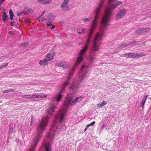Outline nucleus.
<instances>
[{
	"label": "nucleus",
	"mask_w": 151,
	"mask_h": 151,
	"mask_svg": "<svg viewBox=\"0 0 151 151\" xmlns=\"http://www.w3.org/2000/svg\"><path fill=\"white\" fill-rule=\"evenodd\" d=\"M89 67L88 65H83L81 67L79 72L78 76L70 87V93L68 94V96L64 101L63 109L60 110L55 115L53 121V125L46 135L47 140L46 139L44 140V145H42L39 151H50L51 149L49 143L52 141L55 135V130L59 129L61 131H64L66 129V126L65 124H61V123L64 121V116L67 114V109L69 106L70 105H74L77 102L81 101L83 99L82 97H78L72 101L73 96L77 94V89L79 88L80 83L83 81L84 79L86 76L89 70Z\"/></svg>",
	"instance_id": "obj_1"
},
{
	"label": "nucleus",
	"mask_w": 151,
	"mask_h": 151,
	"mask_svg": "<svg viewBox=\"0 0 151 151\" xmlns=\"http://www.w3.org/2000/svg\"><path fill=\"white\" fill-rule=\"evenodd\" d=\"M48 116L40 120L37 123L36 128L37 133L33 138V141L30 143L29 148L27 151H35V148L40 142L42 137V134L48 122Z\"/></svg>",
	"instance_id": "obj_2"
},
{
	"label": "nucleus",
	"mask_w": 151,
	"mask_h": 151,
	"mask_svg": "<svg viewBox=\"0 0 151 151\" xmlns=\"http://www.w3.org/2000/svg\"><path fill=\"white\" fill-rule=\"evenodd\" d=\"M62 97L61 93L58 94L56 97H54L52 99L51 103L50 104V107L47 109L48 113L52 115L54 111V109L56 108V105L58 104Z\"/></svg>",
	"instance_id": "obj_3"
},
{
	"label": "nucleus",
	"mask_w": 151,
	"mask_h": 151,
	"mask_svg": "<svg viewBox=\"0 0 151 151\" xmlns=\"http://www.w3.org/2000/svg\"><path fill=\"white\" fill-rule=\"evenodd\" d=\"M47 97V96L43 94L34 95L33 96L29 95H24L23 96V98L25 99L32 98H43Z\"/></svg>",
	"instance_id": "obj_4"
},
{
	"label": "nucleus",
	"mask_w": 151,
	"mask_h": 151,
	"mask_svg": "<svg viewBox=\"0 0 151 151\" xmlns=\"http://www.w3.org/2000/svg\"><path fill=\"white\" fill-rule=\"evenodd\" d=\"M68 1L67 0H64L63 4L61 5V8L63 11H68L69 9V7L68 6Z\"/></svg>",
	"instance_id": "obj_5"
},
{
	"label": "nucleus",
	"mask_w": 151,
	"mask_h": 151,
	"mask_svg": "<svg viewBox=\"0 0 151 151\" xmlns=\"http://www.w3.org/2000/svg\"><path fill=\"white\" fill-rule=\"evenodd\" d=\"M37 2L41 3L43 5H46L51 3L52 0H37Z\"/></svg>",
	"instance_id": "obj_6"
},
{
	"label": "nucleus",
	"mask_w": 151,
	"mask_h": 151,
	"mask_svg": "<svg viewBox=\"0 0 151 151\" xmlns=\"http://www.w3.org/2000/svg\"><path fill=\"white\" fill-rule=\"evenodd\" d=\"M123 16V9H121L117 13L116 15V19L117 20H120Z\"/></svg>",
	"instance_id": "obj_7"
},
{
	"label": "nucleus",
	"mask_w": 151,
	"mask_h": 151,
	"mask_svg": "<svg viewBox=\"0 0 151 151\" xmlns=\"http://www.w3.org/2000/svg\"><path fill=\"white\" fill-rule=\"evenodd\" d=\"M73 73L72 71H70L69 73L68 76L66 78L67 81L64 84V86H67L69 84V81H68L72 77V76Z\"/></svg>",
	"instance_id": "obj_8"
},
{
	"label": "nucleus",
	"mask_w": 151,
	"mask_h": 151,
	"mask_svg": "<svg viewBox=\"0 0 151 151\" xmlns=\"http://www.w3.org/2000/svg\"><path fill=\"white\" fill-rule=\"evenodd\" d=\"M54 53L53 52L48 53L46 55V58L48 59V61L52 60L54 56Z\"/></svg>",
	"instance_id": "obj_9"
},
{
	"label": "nucleus",
	"mask_w": 151,
	"mask_h": 151,
	"mask_svg": "<svg viewBox=\"0 0 151 151\" xmlns=\"http://www.w3.org/2000/svg\"><path fill=\"white\" fill-rule=\"evenodd\" d=\"M33 10L30 8H26L23 10L24 13L29 14L33 12Z\"/></svg>",
	"instance_id": "obj_10"
},
{
	"label": "nucleus",
	"mask_w": 151,
	"mask_h": 151,
	"mask_svg": "<svg viewBox=\"0 0 151 151\" xmlns=\"http://www.w3.org/2000/svg\"><path fill=\"white\" fill-rule=\"evenodd\" d=\"M125 56L127 58H135V53H128L124 54Z\"/></svg>",
	"instance_id": "obj_11"
},
{
	"label": "nucleus",
	"mask_w": 151,
	"mask_h": 151,
	"mask_svg": "<svg viewBox=\"0 0 151 151\" xmlns=\"http://www.w3.org/2000/svg\"><path fill=\"white\" fill-rule=\"evenodd\" d=\"M55 18V17L52 14L50 13L49 14L47 17V20L49 21H52Z\"/></svg>",
	"instance_id": "obj_12"
},
{
	"label": "nucleus",
	"mask_w": 151,
	"mask_h": 151,
	"mask_svg": "<svg viewBox=\"0 0 151 151\" xmlns=\"http://www.w3.org/2000/svg\"><path fill=\"white\" fill-rule=\"evenodd\" d=\"M148 96L147 95H146L144 96L142 99V101L140 103L141 105L140 106H141L142 108L144 107L145 104V103Z\"/></svg>",
	"instance_id": "obj_13"
},
{
	"label": "nucleus",
	"mask_w": 151,
	"mask_h": 151,
	"mask_svg": "<svg viewBox=\"0 0 151 151\" xmlns=\"http://www.w3.org/2000/svg\"><path fill=\"white\" fill-rule=\"evenodd\" d=\"M144 30H145V29L144 28L138 29L135 32L134 34L136 35L139 33L141 34H142L143 33H144V32H143V31Z\"/></svg>",
	"instance_id": "obj_14"
},
{
	"label": "nucleus",
	"mask_w": 151,
	"mask_h": 151,
	"mask_svg": "<svg viewBox=\"0 0 151 151\" xmlns=\"http://www.w3.org/2000/svg\"><path fill=\"white\" fill-rule=\"evenodd\" d=\"M8 16L6 14V13L5 12H3L2 19L3 21L5 22L7 20Z\"/></svg>",
	"instance_id": "obj_15"
},
{
	"label": "nucleus",
	"mask_w": 151,
	"mask_h": 151,
	"mask_svg": "<svg viewBox=\"0 0 151 151\" xmlns=\"http://www.w3.org/2000/svg\"><path fill=\"white\" fill-rule=\"evenodd\" d=\"M58 66L60 67H62L63 69L67 68V65L66 63L63 62H60L58 64Z\"/></svg>",
	"instance_id": "obj_16"
},
{
	"label": "nucleus",
	"mask_w": 151,
	"mask_h": 151,
	"mask_svg": "<svg viewBox=\"0 0 151 151\" xmlns=\"http://www.w3.org/2000/svg\"><path fill=\"white\" fill-rule=\"evenodd\" d=\"M107 104L106 101H103L102 102L97 104V106L99 108H101Z\"/></svg>",
	"instance_id": "obj_17"
},
{
	"label": "nucleus",
	"mask_w": 151,
	"mask_h": 151,
	"mask_svg": "<svg viewBox=\"0 0 151 151\" xmlns=\"http://www.w3.org/2000/svg\"><path fill=\"white\" fill-rule=\"evenodd\" d=\"M145 54L143 53H135V58L142 57L145 56Z\"/></svg>",
	"instance_id": "obj_18"
},
{
	"label": "nucleus",
	"mask_w": 151,
	"mask_h": 151,
	"mask_svg": "<svg viewBox=\"0 0 151 151\" xmlns=\"http://www.w3.org/2000/svg\"><path fill=\"white\" fill-rule=\"evenodd\" d=\"M9 13L10 14V19L12 20L13 19L14 15L13 12L11 9H10Z\"/></svg>",
	"instance_id": "obj_19"
},
{
	"label": "nucleus",
	"mask_w": 151,
	"mask_h": 151,
	"mask_svg": "<svg viewBox=\"0 0 151 151\" xmlns=\"http://www.w3.org/2000/svg\"><path fill=\"white\" fill-rule=\"evenodd\" d=\"M95 121H93L90 124H88L87 126H86L85 129H84V132H85L86 131L87 129V128L90 126H92L93 125L95 124Z\"/></svg>",
	"instance_id": "obj_20"
},
{
	"label": "nucleus",
	"mask_w": 151,
	"mask_h": 151,
	"mask_svg": "<svg viewBox=\"0 0 151 151\" xmlns=\"http://www.w3.org/2000/svg\"><path fill=\"white\" fill-rule=\"evenodd\" d=\"M8 65V63H3V64L1 65L0 66V70L3 68L6 67Z\"/></svg>",
	"instance_id": "obj_21"
},
{
	"label": "nucleus",
	"mask_w": 151,
	"mask_h": 151,
	"mask_svg": "<svg viewBox=\"0 0 151 151\" xmlns=\"http://www.w3.org/2000/svg\"><path fill=\"white\" fill-rule=\"evenodd\" d=\"M48 61H49L46 58V59H44L43 61V65H47L48 64Z\"/></svg>",
	"instance_id": "obj_22"
},
{
	"label": "nucleus",
	"mask_w": 151,
	"mask_h": 151,
	"mask_svg": "<svg viewBox=\"0 0 151 151\" xmlns=\"http://www.w3.org/2000/svg\"><path fill=\"white\" fill-rule=\"evenodd\" d=\"M13 132V128L12 127L10 128L9 131L8 132L9 136L10 135H11Z\"/></svg>",
	"instance_id": "obj_23"
},
{
	"label": "nucleus",
	"mask_w": 151,
	"mask_h": 151,
	"mask_svg": "<svg viewBox=\"0 0 151 151\" xmlns=\"http://www.w3.org/2000/svg\"><path fill=\"white\" fill-rule=\"evenodd\" d=\"M91 19V17H89L88 18H86L83 19V20L84 22H86L88 21H89Z\"/></svg>",
	"instance_id": "obj_24"
},
{
	"label": "nucleus",
	"mask_w": 151,
	"mask_h": 151,
	"mask_svg": "<svg viewBox=\"0 0 151 151\" xmlns=\"http://www.w3.org/2000/svg\"><path fill=\"white\" fill-rule=\"evenodd\" d=\"M29 42H27L26 43H24L21 44V45L22 46L24 47H26L28 45V44Z\"/></svg>",
	"instance_id": "obj_25"
},
{
	"label": "nucleus",
	"mask_w": 151,
	"mask_h": 151,
	"mask_svg": "<svg viewBox=\"0 0 151 151\" xmlns=\"http://www.w3.org/2000/svg\"><path fill=\"white\" fill-rule=\"evenodd\" d=\"M24 13L23 11V12H18L17 14V15L18 16H20L23 13Z\"/></svg>",
	"instance_id": "obj_26"
},
{
	"label": "nucleus",
	"mask_w": 151,
	"mask_h": 151,
	"mask_svg": "<svg viewBox=\"0 0 151 151\" xmlns=\"http://www.w3.org/2000/svg\"><path fill=\"white\" fill-rule=\"evenodd\" d=\"M16 23V22L15 21L12 22L10 23V25L11 26H13L14 24Z\"/></svg>",
	"instance_id": "obj_27"
},
{
	"label": "nucleus",
	"mask_w": 151,
	"mask_h": 151,
	"mask_svg": "<svg viewBox=\"0 0 151 151\" xmlns=\"http://www.w3.org/2000/svg\"><path fill=\"white\" fill-rule=\"evenodd\" d=\"M136 41H132L130 42H129V43L130 45H131V44H134V43H136Z\"/></svg>",
	"instance_id": "obj_28"
},
{
	"label": "nucleus",
	"mask_w": 151,
	"mask_h": 151,
	"mask_svg": "<svg viewBox=\"0 0 151 151\" xmlns=\"http://www.w3.org/2000/svg\"><path fill=\"white\" fill-rule=\"evenodd\" d=\"M9 33H10V35L14 36V35L15 34L13 32L11 31H9Z\"/></svg>",
	"instance_id": "obj_29"
},
{
	"label": "nucleus",
	"mask_w": 151,
	"mask_h": 151,
	"mask_svg": "<svg viewBox=\"0 0 151 151\" xmlns=\"http://www.w3.org/2000/svg\"><path fill=\"white\" fill-rule=\"evenodd\" d=\"M65 89V88L64 86H62V88H60V90H61V92L63 91Z\"/></svg>",
	"instance_id": "obj_30"
},
{
	"label": "nucleus",
	"mask_w": 151,
	"mask_h": 151,
	"mask_svg": "<svg viewBox=\"0 0 151 151\" xmlns=\"http://www.w3.org/2000/svg\"><path fill=\"white\" fill-rule=\"evenodd\" d=\"M9 90L8 89V90H4V91H3V93H8V92H9Z\"/></svg>",
	"instance_id": "obj_31"
},
{
	"label": "nucleus",
	"mask_w": 151,
	"mask_h": 151,
	"mask_svg": "<svg viewBox=\"0 0 151 151\" xmlns=\"http://www.w3.org/2000/svg\"><path fill=\"white\" fill-rule=\"evenodd\" d=\"M52 26L50 27V28L51 29H52L55 28V26L54 25H52L51 26Z\"/></svg>",
	"instance_id": "obj_32"
},
{
	"label": "nucleus",
	"mask_w": 151,
	"mask_h": 151,
	"mask_svg": "<svg viewBox=\"0 0 151 151\" xmlns=\"http://www.w3.org/2000/svg\"><path fill=\"white\" fill-rule=\"evenodd\" d=\"M43 62H42V61L41 60L39 62V63L40 65H43Z\"/></svg>",
	"instance_id": "obj_33"
},
{
	"label": "nucleus",
	"mask_w": 151,
	"mask_h": 151,
	"mask_svg": "<svg viewBox=\"0 0 151 151\" xmlns=\"http://www.w3.org/2000/svg\"><path fill=\"white\" fill-rule=\"evenodd\" d=\"M130 45L129 43H125L124 44H123V47H124V46H127L128 45Z\"/></svg>",
	"instance_id": "obj_34"
},
{
	"label": "nucleus",
	"mask_w": 151,
	"mask_h": 151,
	"mask_svg": "<svg viewBox=\"0 0 151 151\" xmlns=\"http://www.w3.org/2000/svg\"><path fill=\"white\" fill-rule=\"evenodd\" d=\"M126 12V10L125 9H123V16L124 15Z\"/></svg>",
	"instance_id": "obj_35"
},
{
	"label": "nucleus",
	"mask_w": 151,
	"mask_h": 151,
	"mask_svg": "<svg viewBox=\"0 0 151 151\" xmlns=\"http://www.w3.org/2000/svg\"><path fill=\"white\" fill-rule=\"evenodd\" d=\"M42 16L40 15L39 17H38L37 18V19L39 20V22H40V19L42 17Z\"/></svg>",
	"instance_id": "obj_36"
},
{
	"label": "nucleus",
	"mask_w": 151,
	"mask_h": 151,
	"mask_svg": "<svg viewBox=\"0 0 151 151\" xmlns=\"http://www.w3.org/2000/svg\"><path fill=\"white\" fill-rule=\"evenodd\" d=\"M81 30L83 32V33H84L85 32V29L84 28H82L81 29Z\"/></svg>",
	"instance_id": "obj_37"
},
{
	"label": "nucleus",
	"mask_w": 151,
	"mask_h": 151,
	"mask_svg": "<svg viewBox=\"0 0 151 151\" xmlns=\"http://www.w3.org/2000/svg\"><path fill=\"white\" fill-rule=\"evenodd\" d=\"M9 92H11L14 91V90L12 89H9Z\"/></svg>",
	"instance_id": "obj_38"
},
{
	"label": "nucleus",
	"mask_w": 151,
	"mask_h": 151,
	"mask_svg": "<svg viewBox=\"0 0 151 151\" xmlns=\"http://www.w3.org/2000/svg\"><path fill=\"white\" fill-rule=\"evenodd\" d=\"M47 26L48 27L52 25V24L51 23H47Z\"/></svg>",
	"instance_id": "obj_39"
},
{
	"label": "nucleus",
	"mask_w": 151,
	"mask_h": 151,
	"mask_svg": "<svg viewBox=\"0 0 151 151\" xmlns=\"http://www.w3.org/2000/svg\"><path fill=\"white\" fill-rule=\"evenodd\" d=\"M6 0H0V4H2V3L4 2Z\"/></svg>",
	"instance_id": "obj_40"
},
{
	"label": "nucleus",
	"mask_w": 151,
	"mask_h": 151,
	"mask_svg": "<svg viewBox=\"0 0 151 151\" xmlns=\"http://www.w3.org/2000/svg\"><path fill=\"white\" fill-rule=\"evenodd\" d=\"M106 126V125H105L104 124H103L101 126V128H103L104 127H105Z\"/></svg>",
	"instance_id": "obj_41"
},
{
	"label": "nucleus",
	"mask_w": 151,
	"mask_h": 151,
	"mask_svg": "<svg viewBox=\"0 0 151 151\" xmlns=\"http://www.w3.org/2000/svg\"><path fill=\"white\" fill-rule=\"evenodd\" d=\"M76 43H77L78 44L80 45V44H81L82 42H76Z\"/></svg>",
	"instance_id": "obj_42"
},
{
	"label": "nucleus",
	"mask_w": 151,
	"mask_h": 151,
	"mask_svg": "<svg viewBox=\"0 0 151 151\" xmlns=\"http://www.w3.org/2000/svg\"><path fill=\"white\" fill-rule=\"evenodd\" d=\"M32 117H33V116H32V117H31V124H31V123L32 122V119H33Z\"/></svg>",
	"instance_id": "obj_43"
},
{
	"label": "nucleus",
	"mask_w": 151,
	"mask_h": 151,
	"mask_svg": "<svg viewBox=\"0 0 151 151\" xmlns=\"http://www.w3.org/2000/svg\"><path fill=\"white\" fill-rule=\"evenodd\" d=\"M78 34H82L83 33L81 32H78Z\"/></svg>",
	"instance_id": "obj_44"
},
{
	"label": "nucleus",
	"mask_w": 151,
	"mask_h": 151,
	"mask_svg": "<svg viewBox=\"0 0 151 151\" xmlns=\"http://www.w3.org/2000/svg\"><path fill=\"white\" fill-rule=\"evenodd\" d=\"M45 13V11L44 10L43 11L42 13H43V14H44Z\"/></svg>",
	"instance_id": "obj_45"
},
{
	"label": "nucleus",
	"mask_w": 151,
	"mask_h": 151,
	"mask_svg": "<svg viewBox=\"0 0 151 151\" xmlns=\"http://www.w3.org/2000/svg\"><path fill=\"white\" fill-rule=\"evenodd\" d=\"M44 14H43V13H42V14L41 15L42 16Z\"/></svg>",
	"instance_id": "obj_46"
},
{
	"label": "nucleus",
	"mask_w": 151,
	"mask_h": 151,
	"mask_svg": "<svg viewBox=\"0 0 151 151\" xmlns=\"http://www.w3.org/2000/svg\"><path fill=\"white\" fill-rule=\"evenodd\" d=\"M44 14H43V13H42V14L41 15L42 16Z\"/></svg>",
	"instance_id": "obj_47"
},
{
	"label": "nucleus",
	"mask_w": 151,
	"mask_h": 151,
	"mask_svg": "<svg viewBox=\"0 0 151 151\" xmlns=\"http://www.w3.org/2000/svg\"><path fill=\"white\" fill-rule=\"evenodd\" d=\"M59 23H60V24H62V22H59Z\"/></svg>",
	"instance_id": "obj_48"
},
{
	"label": "nucleus",
	"mask_w": 151,
	"mask_h": 151,
	"mask_svg": "<svg viewBox=\"0 0 151 151\" xmlns=\"http://www.w3.org/2000/svg\"><path fill=\"white\" fill-rule=\"evenodd\" d=\"M0 9H1V10H2V8L1 7H1Z\"/></svg>",
	"instance_id": "obj_49"
},
{
	"label": "nucleus",
	"mask_w": 151,
	"mask_h": 151,
	"mask_svg": "<svg viewBox=\"0 0 151 151\" xmlns=\"http://www.w3.org/2000/svg\"><path fill=\"white\" fill-rule=\"evenodd\" d=\"M67 0L69 2V1H70V0Z\"/></svg>",
	"instance_id": "obj_50"
},
{
	"label": "nucleus",
	"mask_w": 151,
	"mask_h": 151,
	"mask_svg": "<svg viewBox=\"0 0 151 151\" xmlns=\"http://www.w3.org/2000/svg\"><path fill=\"white\" fill-rule=\"evenodd\" d=\"M119 48H122V46H120V47H119Z\"/></svg>",
	"instance_id": "obj_51"
}]
</instances>
